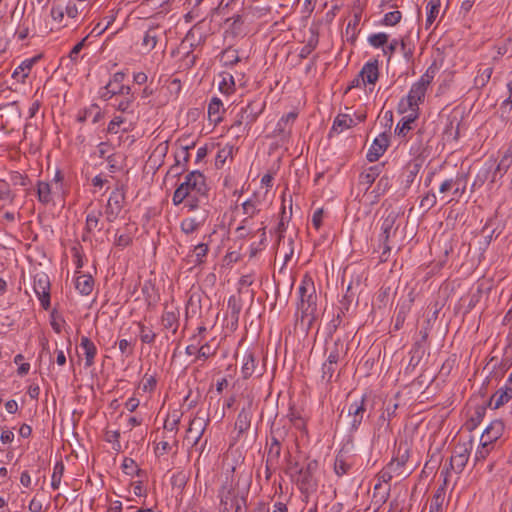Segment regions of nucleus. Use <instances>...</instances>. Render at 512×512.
I'll return each mask as SVG.
<instances>
[{
    "mask_svg": "<svg viewBox=\"0 0 512 512\" xmlns=\"http://www.w3.org/2000/svg\"><path fill=\"white\" fill-rule=\"evenodd\" d=\"M297 312L300 318L297 323L309 330L318 317L317 313V294L312 277L305 274L298 287Z\"/></svg>",
    "mask_w": 512,
    "mask_h": 512,
    "instance_id": "obj_1",
    "label": "nucleus"
},
{
    "mask_svg": "<svg viewBox=\"0 0 512 512\" xmlns=\"http://www.w3.org/2000/svg\"><path fill=\"white\" fill-rule=\"evenodd\" d=\"M434 78L433 71L428 69L418 81L412 84L408 95L402 98L398 104V112L401 114L407 113L408 111H419V104L424 101V97L428 86Z\"/></svg>",
    "mask_w": 512,
    "mask_h": 512,
    "instance_id": "obj_2",
    "label": "nucleus"
},
{
    "mask_svg": "<svg viewBox=\"0 0 512 512\" xmlns=\"http://www.w3.org/2000/svg\"><path fill=\"white\" fill-rule=\"evenodd\" d=\"M172 202L175 206L184 204L189 212L202 208L209 203V187H200L191 191H184L183 188H176Z\"/></svg>",
    "mask_w": 512,
    "mask_h": 512,
    "instance_id": "obj_3",
    "label": "nucleus"
},
{
    "mask_svg": "<svg viewBox=\"0 0 512 512\" xmlns=\"http://www.w3.org/2000/svg\"><path fill=\"white\" fill-rule=\"evenodd\" d=\"M370 402V397L363 394L360 399H356L349 404L347 417L349 418L350 433L358 431L364 419L369 418V412L373 408V404Z\"/></svg>",
    "mask_w": 512,
    "mask_h": 512,
    "instance_id": "obj_4",
    "label": "nucleus"
},
{
    "mask_svg": "<svg viewBox=\"0 0 512 512\" xmlns=\"http://www.w3.org/2000/svg\"><path fill=\"white\" fill-rule=\"evenodd\" d=\"M398 217V212L394 210H387L385 215L381 218L379 241L383 245L382 256L389 253L392 249L391 243L393 242L399 227L397 224Z\"/></svg>",
    "mask_w": 512,
    "mask_h": 512,
    "instance_id": "obj_5",
    "label": "nucleus"
},
{
    "mask_svg": "<svg viewBox=\"0 0 512 512\" xmlns=\"http://www.w3.org/2000/svg\"><path fill=\"white\" fill-rule=\"evenodd\" d=\"M472 446V441H468L462 444H458L455 447L453 454L450 457L449 466L443 469L441 472V475L444 477V485H447L450 470H453L458 474L464 470L469 460Z\"/></svg>",
    "mask_w": 512,
    "mask_h": 512,
    "instance_id": "obj_6",
    "label": "nucleus"
},
{
    "mask_svg": "<svg viewBox=\"0 0 512 512\" xmlns=\"http://www.w3.org/2000/svg\"><path fill=\"white\" fill-rule=\"evenodd\" d=\"M265 108V103L259 101H250L245 107H243L237 114L236 120L232 124L231 128H240L247 132L250 130L253 123H255L258 117L262 114Z\"/></svg>",
    "mask_w": 512,
    "mask_h": 512,
    "instance_id": "obj_7",
    "label": "nucleus"
},
{
    "mask_svg": "<svg viewBox=\"0 0 512 512\" xmlns=\"http://www.w3.org/2000/svg\"><path fill=\"white\" fill-rule=\"evenodd\" d=\"M286 431L284 429H272L270 443L268 444V453L266 459L267 470L277 466L281 456V443L284 440Z\"/></svg>",
    "mask_w": 512,
    "mask_h": 512,
    "instance_id": "obj_8",
    "label": "nucleus"
},
{
    "mask_svg": "<svg viewBox=\"0 0 512 512\" xmlns=\"http://www.w3.org/2000/svg\"><path fill=\"white\" fill-rule=\"evenodd\" d=\"M125 76L126 74L122 71L114 73L109 82L102 89L100 93L101 98L107 101L120 94H129L131 90L130 86L124 85L123 83Z\"/></svg>",
    "mask_w": 512,
    "mask_h": 512,
    "instance_id": "obj_9",
    "label": "nucleus"
},
{
    "mask_svg": "<svg viewBox=\"0 0 512 512\" xmlns=\"http://www.w3.org/2000/svg\"><path fill=\"white\" fill-rule=\"evenodd\" d=\"M220 500L219 512H231L233 506L240 502L243 497H239L232 483L224 482L218 492Z\"/></svg>",
    "mask_w": 512,
    "mask_h": 512,
    "instance_id": "obj_10",
    "label": "nucleus"
},
{
    "mask_svg": "<svg viewBox=\"0 0 512 512\" xmlns=\"http://www.w3.org/2000/svg\"><path fill=\"white\" fill-rule=\"evenodd\" d=\"M124 199L125 195L122 189L116 188L111 192L105 208V217L109 223L113 222L120 214Z\"/></svg>",
    "mask_w": 512,
    "mask_h": 512,
    "instance_id": "obj_11",
    "label": "nucleus"
},
{
    "mask_svg": "<svg viewBox=\"0 0 512 512\" xmlns=\"http://www.w3.org/2000/svg\"><path fill=\"white\" fill-rule=\"evenodd\" d=\"M34 291L43 309L50 307V280L45 273H39L34 277Z\"/></svg>",
    "mask_w": 512,
    "mask_h": 512,
    "instance_id": "obj_12",
    "label": "nucleus"
},
{
    "mask_svg": "<svg viewBox=\"0 0 512 512\" xmlns=\"http://www.w3.org/2000/svg\"><path fill=\"white\" fill-rule=\"evenodd\" d=\"M160 320L163 329L175 335L180 325V308L173 304H165Z\"/></svg>",
    "mask_w": 512,
    "mask_h": 512,
    "instance_id": "obj_13",
    "label": "nucleus"
},
{
    "mask_svg": "<svg viewBox=\"0 0 512 512\" xmlns=\"http://www.w3.org/2000/svg\"><path fill=\"white\" fill-rule=\"evenodd\" d=\"M209 418H204L196 415L189 423L186 431V438L192 440V445L196 446L201 440L207 425L209 424Z\"/></svg>",
    "mask_w": 512,
    "mask_h": 512,
    "instance_id": "obj_14",
    "label": "nucleus"
},
{
    "mask_svg": "<svg viewBox=\"0 0 512 512\" xmlns=\"http://www.w3.org/2000/svg\"><path fill=\"white\" fill-rule=\"evenodd\" d=\"M318 468L316 460L309 461L305 466L299 468L296 482L300 489H309L315 485L314 474Z\"/></svg>",
    "mask_w": 512,
    "mask_h": 512,
    "instance_id": "obj_15",
    "label": "nucleus"
},
{
    "mask_svg": "<svg viewBox=\"0 0 512 512\" xmlns=\"http://www.w3.org/2000/svg\"><path fill=\"white\" fill-rule=\"evenodd\" d=\"M411 471H406L399 463L391 461L377 474V481L388 484L394 477L408 476Z\"/></svg>",
    "mask_w": 512,
    "mask_h": 512,
    "instance_id": "obj_16",
    "label": "nucleus"
},
{
    "mask_svg": "<svg viewBox=\"0 0 512 512\" xmlns=\"http://www.w3.org/2000/svg\"><path fill=\"white\" fill-rule=\"evenodd\" d=\"M241 373L244 379H248L254 375L256 377L262 376L263 368L258 366V360L253 352L248 351L244 354Z\"/></svg>",
    "mask_w": 512,
    "mask_h": 512,
    "instance_id": "obj_17",
    "label": "nucleus"
},
{
    "mask_svg": "<svg viewBox=\"0 0 512 512\" xmlns=\"http://www.w3.org/2000/svg\"><path fill=\"white\" fill-rule=\"evenodd\" d=\"M389 146V137L386 133L377 136L371 147L368 149L366 158L369 162L377 161L387 150Z\"/></svg>",
    "mask_w": 512,
    "mask_h": 512,
    "instance_id": "obj_18",
    "label": "nucleus"
},
{
    "mask_svg": "<svg viewBox=\"0 0 512 512\" xmlns=\"http://www.w3.org/2000/svg\"><path fill=\"white\" fill-rule=\"evenodd\" d=\"M163 34V31L159 25H152L150 26L144 33L142 41H141V48L145 53H149L152 51L161 35Z\"/></svg>",
    "mask_w": 512,
    "mask_h": 512,
    "instance_id": "obj_19",
    "label": "nucleus"
},
{
    "mask_svg": "<svg viewBox=\"0 0 512 512\" xmlns=\"http://www.w3.org/2000/svg\"><path fill=\"white\" fill-rule=\"evenodd\" d=\"M359 77H361V81L363 86L366 84H375L379 78V64L378 60L368 61L364 64L362 69L359 72Z\"/></svg>",
    "mask_w": 512,
    "mask_h": 512,
    "instance_id": "obj_20",
    "label": "nucleus"
},
{
    "mask_svg": "<svg viewBox=\"0 0 512 512\" xmlns=\"http://www.w3.org/2000/svg\"><path fill=\"white\" fill-rule=\"evenodd\" d=\"M207 186L208 185L206 183V177L204 174L198 170H194L185 176L184 182H182L177 188L184 187V191H191L200 187L202 188Z\"/></svg>",
    "mask_w": 512,
    "mask_h": 512,
    "instance_id": "obj_21",
    "label": "nucleus"
},
{
    "mask_svg": "<svg viewBox=\"0 0 512 512\" xmlns=\"http://www.w3.org/2000/svg\"><path fill=\"white\" fill-rule=\"evenodd\" d=\"M252 406V401H249L247 405L240 410L237 416L235 429L238 431V435L247 432L250 428L252 419Z\"/></svg>",
    "mask_w": 512,
    "mask_h": 512,
    "instance_id": "obj_22",
    "label": "nucleus"
},
{
    "mask_svg": "<svg viewBox=\"0 0 512 512\" xmlns=\"http://www.w3.org/2000/svg\"><path fill=\"white\" fill-rule=\"evenodd\" d=\"M383 168H384V164L379 163V164L370 166L369 168L364 170L359 175V185L363 186L364 190L367 191L372 186V184L377 179V177H379Z\"/></svg>",
    "mask_w": 512,
    "mask_h": 512,
    "instance_id": "obj_23",
    "label": "nucleus"
},
{
    "mask_svg": "<svg viewBox=\"0 0 512 512\" xmlns=\"http://www.w3.org/2000/svg\"><path fill=\"white\" fill-rule=\"evenodd\" d=\"M412 302V299H403L398 302L394 320V330L398 331L403 327L407 315L411 310Z\"/></svg>",
    "mask_w": 512,
    "mask_h": 512,
    "instance_id": "obj_24",
    "label": "nucleus"
},
{
    "mask_svg": "<svg viewBox=\"0 0 512 512\" xmlns=\"http://www.w3.org/2000/svg\"><path fill=\"white\" fill-rule=\"evenodd\" d=\"M512 399V388L505 385L499 388L490 398L488 406L498 409Z\"/></svg>",
    "mask_w": 512,
    "mask_h": 512,
    "instance_id": "obj_25",
    "label": "nucleus"
},
{
    "mask_svg": "<svg viewBox=\"0 0 512 512\" xmlns=\"http://www.w3.org/2000/svg\"><path fill=\"white\" fill-rule=\"evenodd\" d=\"M504 431V424L501 420L492 421L489 426L484 430L481 441L493 444L497 441Z\"/></svg>",
    "mask_w": 512,
    "mask_h": 512,
    "instance_id": "obj_26",
    "label": "nucleus"
},
{
    "mask_svg": "<svg viewBox=\"0 0 512 512\" xmlns=\"http://www.w3.org/2000/svg\"><path fill=\"white\" fill-rule=\"evenodd\" d=\"M189 148L190 146L181 147L180 151L175 155V164L170 168V172L174 173V176L181 175L187 169V163L190 158Z\"/></svg>",
    "mask_w": 512,
    "mask_h": 512,
    "instance_id": "obj_27",
    "label": "nucleus"
},
{
    "mask_svg": "<svg viewBox=\"0 0 512 512\" xmlns=\"http://www.w3.org/2000/svg\"><path fill=\"white\" fill-rule=\"evenodd\" d=\"M80 347L84 351L85 356V367L89 368L94 365L95 357L97 355V347L93 341L87 337L82 336L80 341Z\"/></svg>",
    "mask_w": 512,
    "mask_h": 512,
    "instance_id": "obj_28",
    "label": "nucleus"
},
{
    "mask_svg": "<svg viewBox=\"0 0 512 512\" xmlns=\"http://www.w3.org/2000/svg\"><path fill=\"white\" fill-rule=\"evenodd\" d=\"M328 352L326 361L339 364L340 360L343 359L347 353L344 343L337 339L333 345L326 349Z\"/></svg>",
    "mask_w": 512,
    "mask_h": 512,
    "instance_id": "obj_29",
    "label": "nucleus"
},
{
    "mask_svg": "<svg viewBox=\"0 0 512 512\" xmlns=\"http://www.w3.org/2000/svg\"><path fill=\"white\" fill-rule=\"evenodd\" d=\"M225 112L222 101L218 97H213L208 104V117L211 122L218 124L222 121V115Z\"/></svg>",
    "mask_w": 512,
    "mask_h": 512,
    "instance_id": "obj_30",
    "label": "nucleus"
},
{
    "mask_svg": "<svg viewBox=\"0 0 512 512\" xmlns=\"http://www.w3.org/2000/svg\"><path fill=\"white\" fill-rule=\"evenodd\" d=\"M512 165V144L508 147L502 158L500 159L498 165L495 167V170L492 175L491 182L496 181V176L499 173L500 177H502L508 169Z\"/></svg>",
    "mask_w": 512,
    "mask_h": 512,
    "instance_id": "obj_31",
    "label": "nucleus"
},
{
    "mask_svg": "<svg viewBox=\"0 0 512 512\" xmlns=\"http://www.w3.org/2000/svg\"><path fill=\"white\" fill-rule=\"evenodd\" d=\"M120 98L115 99V108L122 113H133L134 112V101L135 96L130 91L129 94H120Z\"/></svg>",
    "mask_w": 512,
    "mask_h": 512,
    "instance_id": "obj_32",
    "label": "nucleus"
},
{
    "mask_svg": "<svg viewBox=\"0 0 512 512\" xmlns=\"http://www.w3.org/2000/svg\"><path fill=\"white\" fill-rule=\"evenodd\" d=\"M297 118L296 112H289L286 115H283L279 121L277 122L275 133L278 135H281L283 137H286L290 134V128L287 129V126H290L294 123V121Z\"/></svg>",
    "mask_w": 512,
    "mask_h": 512,
    "instance_id": "obj_33",
    "label": "nucleus"
},
{
    "mask_svg": "<svg viewBox=\"0 0 512 512\" xmlns=\"http://www.w3.org/2000/svg\"><path fill=\"white\" fill-rule=\"evenodd\" d=\"M209 252V246L207 243H199L194 246L192 252L187 255L191 258L190 262L194 265H201L205 262L206 256Z\"/></svg>",
    "mask_w": 512,
    "mask_h": 512,
    "instance_id": "obj_34",
    "label": "nucleus"
},
{
    "mask_svg": "<svg viewBox=\"0 0 512 512\" xmlns=\"http://www.w3.org/2000/svg\"><path fill=\"white\" fill-rule=\"evenodd\" d=\"M352 468V463L349 461L346 454L340 451L334 461V472L337 476L341 477L349 472Z\"/></svg>",
    "mask_w": 512,
    "mask_h": 512,
    "instance_id": "obj_35",
    "label": "nucleus"
},
{
    "mask_svg": "<svg viewBox=\"0 0 512 512\" xmlns=\"http://www.w3.org/2000/svg\"><path fill=\"white\" fill-rule=\"evenodd\" d=\"M102 216L101 210H91L86 215L85 232L88 234L93 233L95 230L100 231V218Z\"/></svg>",
    "mask_w": 512,
    "mask_h": 512,
    "instance_id": "obj_36",
    "label": "nucleus"
},
{
    "mask_svg": "<svg viewBox=\"0 0 512 512\" xmlns=\"http://www.w3.org/2000/svg\"><path fill=\"white\" fill-rule=\"evenodd\" d=\"M460 121L456 116H450L447 119V124L444 128L443 135L447 141H456L459 138Z\"/></svg>",
    "mask_w": 512,
    "mask_h": 512,
    "instance_id": "obj_37",
    "label": "nucleus"
},
{
    "mask_svg": "<svg viewBox=\"0 0 512 512\" xmlns=\"http://www.w3.org/2000/svg\"><path fill=\"white\" fill-rule=\"evenodd\" d=\"M408 112L409 114L404 116L396 126L395 133L398 136H405L412 129V123L418 118L417 112Z\"/></svg>",
    "mask_w": 512,
    "mask_h": 512,
    "instance_id": "obj_38",
    "label": "nucleus"
},
{
    "mask_svg": "<svg viewBox=\"0 0 512 512\" xmlns=\"http://www.w3.org/2000/svg\"><path fill=\"white\" fill-rule=\"evenodd\" d=\"M486 414V407L483 405H478L475 407L474 412L470 416V418L466 422V428L469 431L476 429L479 424L483 421L484 416Z\"/></svg>",
    "mask_w": 512,
    "mask_h": 512,
    "instance_id": "obj_39",
    "label": "nucleus"
},
{
    "mask_svg": "<svg viewBox=\"0 0 512 512\" xmlns=\"http://www.w3.org/2000/svg\"><path fill=\"white\" fill-rule=\"evenodd\" d=\"M356 125V121L348 114H339L333 122L332 130L336 132H343L345 129L351 128Z\"/></svg>",
    "mask_w": 512,
    "mask_h": 512,
    "instance_id": "obj_40",
    "label": "nucleus"
},
{
    "mask_svg": "<svg viewBox=\"0 0 512 512\" xmlns=\"http://www.w3.org/2000/svg\"><path fill=\"white\" fill-rule=\"evenodd\" d=\"M441 1L440 0H429L426 6L427 17L425 21V28L428 29L435 22L439 11H440Z\"/></svg>",
    "mask_w": 512,
    "mask_h": 512,
    "instance_id": "obj_41",
    "label": "nucleus"
},
{
    "mask_svg": "<svg viewBox=\"0 0 512 512\" xmlns=\"http://www.w3.org/2000/svg\"><path fill=\"white\" fill-rule=\"evenodd\" d=\"M445 486L442 485L434 492L430 503L429 512H443V503L445 500Z\"/></svg>",
    "mask_w": 512,
    "mask_h": 512,
    "instance_id": "obj_42",
    "label": "nucleus"
},
{
    "mask_svg": "<svg viewBox=\"0 0 512 512\" xmlns=\"http://www.w3.org/2000/svg\"><path fill=\"white\" fill-rule=\"evenodd\" d=\"M35 63V58L24 60L13 72L12 77L17 79L18 81L24 83L25 79L28 77L33 64Z\"/></svg>",
    "mask_w": 512,
    "mask_h": 512,
    "instance_id": "obj_43",
    "label": "nucleus"
},
{
    "mask_svg": "<svg viewBox=\"0 0 512 512\" xmlns=\"http://www.w3.org/2000/svg\"><path fill=\"white\" fill-rule=\"evenodd\" d=\"M94 280L90 275H80L76 278L75 287L82 295H89L93 290Z\"/></svg>",
    "mask_w": 512,
    "mask_h": 512,
    "instance_id": "obj_44",
    "label": "nucleus"
},
{
    "mask_svg": "<svg viewBox=\"0 0 512 512\" xmlns=\"http://www.w3.org/2000/svg\"><path fill=\"white\" fill-rule=\"evenodd\" d=\"M52 184L44 181L37 183V197L42 204H48L52 200Z\"/></svg>",
    "mask_w": 512,
    "mask_h": 512,
    "instance_id": "obj_45",
    "label": "nucleus"
},
{
    "mask_svg": "<svg viewBox=\"0 0 512 512\" xmlns=\"http://www.w3.org/2000/svg\"><path fill=\"white\" fill-rule=\"evenodd\" d=\"M241 206L244 216L254 217L260 212V200L255 195L244 201Z\"/></svg>",
    "mask_w": 512,
    "mask_h": 512,
    "instance_id": "obj_46",
    "label": "nucleus"
},
{
    "mask_svg": "<svg viewBox=\"0 0 512 512\" xmlns=\"http://www.w3.org/2000/svg\"><path fill=\"white\" fill-rule=\"evenodd\" d=\"M204 222L205 219L197 220L196 218H185L180 223V229L184 234L190 235L196 232Z\"/></svg>",
    "mask_w": 512,
    "mask_h": 512,
    "instance_id": "obj_47",
    "label": "nucleus"
},
{
    "mask_svg": "<svg viewBox=\"0 0 512 512\" xmlns=\"http://www.w3.org/2000/svg\"><path fill=\"white\" fill-rule=\"evenodd\" d=\"M227 306L231 319H233L234 322L237 323L242 309L241 299L239 297H236L235 295H232L228 299Z\"/></svg>",
    "mask_w": 512,
    "mask_h": 512,
    "instance_id": "obj_48",
    "label": "nucleus"
},
{
    "mask_svg": "<svg viewBox=\"0 0 512 512\" xmlns=\"http://www.w3.org/2000/svg\"><path fill=\"white\" fill-rule=\"evenodd\" d=\"M382 490V483L379 481L374 485L373 491V501L378 507L382 506L389 498L390 495V487Z\"/></svg>",
    "mask_w": 512,
    "mask_h": 512,
    "instance_id": "obj_49",
    "label": "nucleus"
},
{
    "mask_svg": "<svg viewBox=\"0 0 512 512\" xmlns=\"http://www.w3.org/2000/svg\"><path fill=\"white\" fill-rule=\"evenodd\" d=\"M493 73L492 67H480L477 71V75L474 79L475 86L478 88H483L489 82L491 75Z\"/></svg>",
    "mask_w": 512,
    "mask_h": 512,
    "instance_id": "obj_50",
    "label": "nucleus"
},
{
    "mask_svg": "<svg viewBox=\"0 0 512 512\" xmlns=\"http://www.w3.org/2000/svg\"><path fill=\"white\" fill-rule=\"evenodd\" d=\"M139 328V338L144 344H153L156 340L157 334L149 327H147L144 323H137Z\"/></svg>",
    "mask_w": 512,
    "mask_h": 512,
    "instance_id": "obj_51",
    "label": "nucleus"
},
{
    "mask_svg": "<svg viewBox=\"0 0 512 512\" xmlns=\"http://www.w3.org/2000/svg\"><path fill=\"white\" fill-rule=\"evenodd\" d=\"M338 370V364L325 361L321 367V378L326 383H331Z\"/></svg>",
    "mask_w": 512,
    "mask_h": 512,
    "instance_id": "obj_52",
    "label": "nucleus"
},
{
    "mask_svg": "<svg viewBox=\"0 0 512 512\" xmlns=\"http://www.w3.org/2000/svg\"><path fill=\"white\" fill-rule=\"evenodd\" d=\"M222 80L219 83V90L226 95H229L235 90L234 77L229 73H222L220 75Z\"/></svg>",
    "mask_w": 512,
    "mask_h": 512,
    "instance_id": "obj_53",
    "label": "nucleus"
},
{
    "mask_svg": "<svg viewBox=\"0 0 512 512\" xmlns=\"http://www.w3.org/2000/svg\"><path fill=\"white\" fill-rule=\"evenodd\" d=\"M65 466L62 461H57L53 468V473L51 477V487L54 490H57L61 483V478L64 474Z\"/></svg>",
    "mask_w": 512,
    "mask_h": 512,
    "instance_id": "obj_54",
    "label": "nucleus"
},
{
    "mask_svg": "<svg viewBox=\"0 0 512 512\" xmlns=\"http://www.w3.org/2000/svg\"><path fill=\"white\" fill-rule=\"evenodd\" d=\"M121 468L122 471L129 476L137 475L140 477L143 473V471L140 468H138L136 462L129 457L124 458Z\"/></svg>",
    "mask_w": 512,
    "mask_h": 512,
    "instance_id": "obj_55",
    "label": "nucleus"
},
{
    "mask_svg": "<svg viewBox=\"0 0 512 512\" xmlns=\"http://www.w3.org/2000/svg\"><path fill=\"white\" fill-rule=\"evenodd\" d=\"M253 217L245 216L239 226L236 228V233L240 238H245L249 235H254L253 230L251 229Z\"/></svg>",
    "mask_w": 512,
    "mask_h": 512,
    "instance_id": "obj_56",
    "label": "nucleus"
},
{
    "mask_svg": "<svg viewBox=\"0 0 512 512\" xmlns=\"http://www.w3.org/2000/svg\"><path fill=\"white\" fill-rule=\"evenodd\" d=\"M493 449V444L481 441L480 446L477 448L474 456L475 463L484 461Z\"/></svg>",
    "mask_w": 512,
    "mask_h": 512,
    "instance_id": "obj_57",
    "label": "nucleus"
},
{
    "mask_svg": "<svg viewBox=\"0 0 512 512\" xmlns=\"http://www.w3.org/2000/svg\"><path fill=\"white\" fill-rule=\"evenodd\" d=\"M222 60L225 66H234L240 62L238 51L235 49H225L222 53Z\"/></svg>",
    "mask_w": 512,
    "mask_h": 512,
    "instance_id": "obj_58",
    "label": "nucleus"
},
{
    "mask_svg": "<svg viewBox=\"0 0 512 512\" xmlns=\"http://www.w3.org/2000/svg\"><path fill=\"white\" fill-rule=\"evenodd\" d=\"M187 480H188V477H187L186 473L183 471H178L172 475L171 485L173 488H176L181 491L186 486Z\"/></svg>",
    "mask_w": 512,
    "mask_h": 512,
    "instance_id": "obj_59",
    "label": "nucleus"
},
{
    "mask_svg": "<svg viewBox=\"0 0 512 512\" xmlns=\"http://www.w3.org/2000/svg\"><path fill=\"white\" fill-rule=\"evenodd\" d=\"M368 42L375 48L383 47L388 42V35L386 33H376L368 37Z\"/></svg>",
    "mask_w": 512,
    "mask_h": 512,
    "instance_id": "obj_60",
    "label": "nucleus"
},
{
    "mask_svg": "<svg viewBox=\"0 0 512 512\" xmlns=\"http://www.w3.org/2000/svg\"><path fill=\"white\" fill-rule=\"evenodd\" d=\"M402 19V13L398 10L388 12L384 15L382 24L385 26H395Z\"/></svg>",
    "mask_w": 512,
    "mask_h": 512,
    "instance_id": "obj_61",
    "label": "nucleus"
},
{
    "mask_svg": "<svg viewBox=\"0 0 512 512\" xmlns=\"http://www.w3.org/2000/svg\"><path fill=\"white\" fill-rule=\"evenodd\" d=\"M199 345L200 346L198 347L197 358L206 360L216 354L217 349L216 348L212 349L209 342H205L203 344L200 343Z\"/></svg>",
    "mask_w": 512,
    "mask_h": 512,
    "instance_id": "obj_62",
    "label": "nucleus"
},
{
    "mask_svg": "<svg viewBox=\"0 0 512 512\" xmlns=\"http://www.w3.org/2000/svg\"><path fill=\"white\" fill-rule=\"evenodd\" d=\"M391 187V181L390 178L386 175L382 176L374 189V193H376V196H381Z\"/></svg>",
    "mask_w": 512,
    "mask_h": 512,
    "instance_id": "obj_63",
    "label": "nucleus"
},
{
    "mask_svg": "<svg viewBox=\"0 0 512 512\" xmlns=\"http://www.w3.org/2000/svg\"><path fill=\"white\" fill-rule=\"evenodd\" d=\"M437 198L433 192H428L420 202V207L428 211L436 205Z\"/></svg>",
    "mask_w": 512,
    "mask_h": 512,
    "instance_id": "obj_64",
    "label": "nucleus"
}]
</instances>
